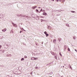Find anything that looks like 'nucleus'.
I'll return each mask as SVG.
<instances>
[{
  "label": "nucleus",
  "instance_id": "c85d7f7f",
  "mask_svg": "<svg viewBox=\"0 0 77 77\" xmlns=\"http://www.w3.org/2000/svg\"><path fill=\"white\" fill-rule=\"evenodd\" d=\"M40 11H42V9H41L40 10Z\"/></svg>",
  "mask_w": 77,
  "mask_h": 77
},
{
  "label": "nucleus",
  "instance_id": "c756f323",
  "mask_svg": "<svg viewBox=\"0 0 77 77\" xmlns=\"http://www.w3.org/2000/svg\"><path fill=\"white\" fill-rule=\"evenodd\" d=\"M70 68L72 69V68H71V66H70Z\"/></svg>",
  "mask_w": 77,
  "mask_h": 77
},
{
  "label": "nucleus",
  "instance_id": "b1692460",
  "mask_svg": "<svg viewBox=\"0 0 77 77\" xmlns=\"http://www.w3.org/2000/svg\"><path fill=\"white\" fill-rule=\"evenodd\" d=\"M62 0H59V2H62V1H61Z\"/></svg>",
  "mask_w": 77,
  "mask_h": 77
},
{
  "label": "nucleus",
  "instance_id": "20e7f679",
  "mask_svg": "<svg viewBox=\"0 0 77 77\" xmlns=\"http://www.w3.org/2000/svg\"><path fill=\"white\" fill-rule=\"evenodd\" d=\"M31 60H36V58L34 57L31 58Z\"/></svg>",
  "mask_w": 77,
  "mask_h": 77
},
{
  "label": "nucleus",
  "instance_id": "9d476101",
  "mask_svg": "<svg viewBox=\"0 0 77 77\" xmlns=\"http://www.w3.org/2000/svg\"><path fill=\"white\" fill-rule=\"evenodd\" d=\"M55 59H56L57 60V56H55L54 57Z\"/></svg>",
  "mask_w": 77,
  "mask_h": 77
},
{
  "label": "nucleus",
  "instance_id": "49530a36",
  "mask_svg": "<svg viewBox=\"0 0 77 77\" xmlns=\"http://www.w3.org/2000/svg\"><path fill=\"white\" fill-rule=\"evenodd\" d=\"M61 11H60L59 12H60Z\"/></svg>",
  "mask_w": 77,
  "mask_h": 77
},
{
  "label": "nucleus",
  "instance_id": "1a4fd4ad",
  "mask_svg": "<svg viewBox=\"0 0 77 77\" xmlns=\"http://www.w3.org/2000/svg\"><path fill=\"white\" fill-rule=\"evenodd\" d=\"M48 29H51V26H49L48 27Z\"/></svg>",
  "mask_w": 77,
  "mask_h": 77
},
{
  "label": "nucleus",
  "instance_id": "3c124183",
  "mask_svg": "<svg viewBox=\"0 0 77 77\" xmlns=\"http://www.w3.org/2000/svg\"><path fill=\"white\" fill-rule=\"evenodd\" d=\"M56 1H57V0H56Z\"/></svg>",
  "mask_w": 77,
  "mask_h": 77
},
{
  "label": "nucleus",
  "instance_id": "cd10ccee",
  "mask_svg": "<svg viewBox=\"0 0 77 77\" xmlns=\"http://www.w3.org/2000/svg\"><path fill=\"white\" fill-rule=\"evenodd\" d=\"M72 12H73V13H74V12H75V11H72Z\"/></svg>",
  "mask_w": 77,
  "mask_h": 77
},
{
  "label": "nucleus",
  "instance_id": "dca6fc26",
  "mask_svg": "<svg viewBox=\"0 0 77 77\" xmlns=\"http://www.w3.org/2000/svg\"><path fill=\"white\" fill-rule=\"evenodd\" d=\"M51 54H52L53 55L54 54V52H51Z\"/></svg>",
  "mask_w": 77,
  "mask_h": 77
},
{
  "label": "nucleus",
  "instance_id": "09e8293b",
  "mask_svg": "<svg viewBox=\"0 0 77 77\" xmlns=\"http://www.w3.org/2000/svg\"><path fill=\"white\" fill-rule=\"evenodd\" d=\"M41 18H42V17H41Z\"/></svg>",
  "mask_w": 77,
  "mask_h": 77
},
{
  "label": "nucleus",
  "instance_id": "aec40b11",
  "mask_svg": "<svg viewBox=\"0 0 77 77\" xmlns=\"http://www.w3.org/2000/svg\"><path fill=\"white\" fill-rule=\"evenodd\" d=\"M63 2H65V0H62Z\"/></svg>",
  "mask_w": 77,
  "mask_h": 77
},
{
  "label": "nucleus",
  "instance_id": "79ce46f5",
  "mask_svg": "<svg viewBox=\"0 0 77 77\" xmlns=\"http://www.w3.org/2000/svg\"><path fill=\"white\" fill-rule=\"evenodd\" d=\"M51 73H52V74H53V72H51Z\"/></svg>",
  "mask_w": 77,
  "mask_h": 77
},
{
  "label": "nucleus",
  "instance_id": "a211bd4d",
  "mask_svg": "<svg viewBox=\"0 0 77 77\" xmlns=\"http://www.w3.org/2000/svg\"><path fill=\"white\" fill-rule=\"evenodd\" d=\"M73 39H74L75 40V37H74V36L73 37Z\"/></svg>",
  "mask_w": 77,
  "mask_h": 77
},
{
  "label": "nucleus",
  "instance_id": "f8f14e48",
  "mask_svg": "<svg viewBox=\"0 0 77 77\" xmlns=\"http://www.w3.org/2000/svg\"><path fill=\"white\" fill-rule=\"evenodd\" d=\"M24 60V58H23L21 59V60L23 61V60Z\"/></svg>",
  "mask_w": 77,
  "mask_h": 77
},
{
  "label": "nucleus",
  "instance_id": "ddd939ff",
  "mask_svg": "<svg viewBox=\"0 0 77 77\" xmlns=\"http://www.w3.org/2000/svg\"><path fill=\"white\" fill-rule=\"evenodd\" d=\"M54 57H55V56H57V54H54Z\"/></svg>",
  "mask_w": 77,
  "mask_h": 77
},
{
  "label": "nucleus",
  "instance_id": "ea45409f",
  "mask_svg": "<svg viewBox=\"0 0 77 77\" xmlns=\"http://www.w3.org/2000/svg\"><path fill=\"white\" fill-rule=\"evenodd\" d=\"M24 31H25V32H26V31H25V30H24Z\"/></svg>",
  "mask_w": 77,
  "mask_h": 77
},
{
  "label": "nucleus",
  "instance_id": "a19ab883",
  "mask_svg": "<svg viewBox=\"0 0 77 77\" xmlns=\"http://www.w3.org/2000/svg\"><path fill=\"white\" fill-rule=\"evenodd\" d=\"M65 65H66V64H65L64 66H65Z\"/></svg>",
  "mask_w": 77,
  "mask_h": 77
},
{
  "label": "nucleus",
  "instance_id": "8fccbe9b",
  "mask_svg": "<svg viewBox=\"0 0 77 77\" xmlns=\"http://www.w3.org/2000/svg\"><path fill=\"white\" fill-rule=\"evenodd\" d=\"M36 45H37V44H36Z\"/></svg>",
  "mask_w": 77,
  "mask_h": 77
},
{
  "label": "nucleus",
  "instance_id": "f3484780",
  "mask_svg": "<svg viewBox=\"0 0 77 77\" xmlns=\"http://www.w3.org/2000/svg\"><path fill=\"white\" fill-rule=\"evenodd\" d=\"M12 56V55H11V54H9V57H11Z\"/></svg>",
  "mask_w": 77,
  "mask_h": 77
},
{
  "label": "nucleus",
  "instance_id": "f704fd0d",
  "mask_svg": "<svg viewBox=\"0 0 77 77\" xmlns=\"http://www.w3.org/2000/svg\"><path fill=\"white\" fill-rule=\"evenodd\" d=\"M49 64H47V65H49Z\"/></svg>",
  "mask_w": 77,
  "mask_h": 77
},
{
  "label": "nucleus",
  "instance_id": "de8ad7c7",
  "mask_svg": "<svg viewBox=\"0 0 77 77\" xmlns=\"http://www.w3.org/2000/svg\"><path fill=\"white\" fill-rule=\"evenodd\" d=\"M63 68H64V66H63Z\"/></svg>",
  "mask_w": 77,
  "mask_h": 77
},
{
  "label": "nucleus",
  "instance_id": "4468645a",
  "mask_svg": "<svg viewBox=\"0 0 77 77\" xmlns=\"http://www.w3.org/2000/svg\"><path fill=\"white\" fill-rule=\"evenodd\" d=\"M44 33H45V35H46V34H47V32L46 31Z\"/></svg>",
  "mask_w": 77,
  "mask_h": 77
},
{
  "label": "nucleus",
  "instance_id": "2eb2a0df",
  "mask_svg": "<svg viewBox=\"0 0 77 77\" xmlns=\"http://www.w3.org/2000/svg\"><path fill=\"white\" fill-rule=\"evenodd\" d=\"M68 50L69 51H70V49H69V48H68Z\"/></svg>",
  "mask_w": 77,
  "mask_h": 77
},
{
  "label": "nucleus",
  "instance_id": "7c9ffc66",
  "mask_svg": "<svg viewBox=\"0 0 77 77\" xmlns=\"http://www.w3.org/2000/svg\"><path fill=\"white\" fill-rule=\"evenodd\" d=\"M30 74H32V72H30Z\"/></svg>",
  "mask_w": 77,
  "mask_h": 77
},
{
  "label": "nucleus",
  "instance_id": "a878e982",
  "mask_svg": "<svg viewBox=\"0 0 77 77\" xmlns=\"http://www.w3.org/2000/svg\"><path fill=\"white\" fill-rule=\"evenodd\" d=\"M60 55L61 56H62V54H60Z\"/></svg>",
  "mask_w": 77,
  "mask_h": 77
},
{
  "label": "nucleus",
  "instance_id": "e433bc0d",
  "mask_svg": "<svg viewBox=\"0 0 77 77\" xmlns=\"http://www.w3.org/2000/svg\"><path fill=\"white\" fill-rule=\"evenodd\" d=\"M35 68L36 69V68H38V67H35Z\"/></svg>",
  "mask_w": 77,
  "mask_h": 77
},
{
  "label": "nucleus",
  "instance_id": "4c0bfd02",
  "mask_svg": "<svg viewBox=\"0 0 77 77\" xmlns=\"http://www.w3.org/2000/svg\"><path fill=\"white\" fill-rule=\"evenodd\" d=\"M38 8H39L40 9V8H41V7H38Z\"/></svg>",
  "mask_w": 77,
  "mask_h": 77
},
{
  "label": "nucleus",
  "instance_id": "473e14b6",
  "mask_svg": "<svg viewBox=\"0 0 77 77\" xmlns=\"http://www.w3.org/2000/svg\"><path fill=\"white\" fill-rule=\"evenodd\" d=\"M75 51H76V52H77V50H76V49H75Z\"/></svg>",
  "mask_w": 77,
  "mask_h": 77
},
{
  "label": "nucleus",
  "instance_id": "f03ea898",
  "mask_svg": "<svg viewBox=\"0 0 77 77\" xmlns=\"http://www.w3.org/2000/svg\"><path fill=\"white\" fill-rule=\"evenodd\" d=\"M6 29L5 28L4 29H2V31L3 32H6Z\"/></svg>",
  "mask_w": 77,
  "mask_h": 77
},
{
  "label": "nucleus",
  "instance_id": "f257e3e1",
  "mask_svg": "<svg viewBox=\"0 0 77 77\" xmlns=\"http://www.w3.org/2000/svg\"><path fill=\"white\" fill-rule=\"evenodd\" d=\"M12 24H13V26H14V27H17V24H14L13 23H12Z\"/></svg>",
  "mask_w": 77,
  "mask_h": 77
},
{
  "label": "nucleus",
  "instance_id": "bb28decb",
  "mask_svg": "<svg viewBox=\"0 0 77 77\" xmlns=\"http://www.w3.org/2000/svg\"><path fill=\"white\" fill-rule=\"evenodd\" d=\"M43 12H45V10H43Z\"/></svg>",
  "mask_w": 77,
  "mask_h": 77
},
{
  "label": "nucleus",
  "instance_id": "9b49d317",
  "mask_svg": "<svg viewBox=\"0 0 77 77\" xmlns=\"http://www.w3.org/2000/svg\"><path fill=\"white\" fill-rule=\"evenodd\" d=\"M66 26H67V27H69V24L67 23L66 25Z\"/></svg>",
  "mask_w": 77,
  "mask_h": 77
},
{
  "label": "nucleus",
  "instance_id": "a18cd8bd",
  "mask_svg": "<svg viewBox=\"0 0 77 77\" xmlns=\"http://www.w3.org/2000/svg\"><path fill=\"white\" fill-rule=\"evenodd\" d=\"M52 1H54V0H52Z\"/></svg>",
  "mask_w": 77,
  "mask_h": 77
},
{
  "label": "nucleus",
  "instance_id": "4be33fe9",
  "mask_svg": "<svg viewBox=\"0 0 77 77\" xmlns=\"http://www.w3.org/2000/svg\"><path fill=\"white\" fill-rule=\"evenodd\" d=\"M23 17H26V16L23 15Z\"/></svg>",
  "mask_w": 77,
  "mask_h": 77
},
{
  "label": "nucleus",
  "instance_id": "72a5a7b5",
  "mask_svg": "<svg viewBox=\"0 0 77 77\" xmlns=\"http://www.w3.org/2000/svg\"><path fill=\"white\" fill-rule=\"evenodd\" d=\"M43 42H42V44H43Z\"/></svg>",
  "mask_w": 77,
  "mask_h": 77
},
{
  "label": "nucleus",
  "instance_id": "6ab92c4d",
  "mask_svg": "<svg viewBox=\"0 0 77 77\" xmlns=\"http://www.w3.org/2000/svg\"><path fill=\"white\" fill-rule=\"evenodd\" d=\"M36 12H39V11L37 9L36 10Z\"/></svg>",
  "mask_w": 77,
  "mask_h": 77
},
{
  "label": "nucleus",
  "instance_id": "5701e85b",
  "mask_svg": "<svg viewBox=\"0 0 77 77\" xmlns=\"http://www.w3.org/2000/svg\"><path fill=\"white\" fill-rule=\"evenodd\" d=\"M22 32H23V31H20V33H21Z\"/></svg>",
  "mask_w": 77,
  "mask_h": 77
},
{
  "label": "nucleus",
  "instance_id": "c03bdc74",
  "mask_svg": "<svg viewBox=\"0 0 77 77\" xmlns=\"http://www.w3.org/2000/svg\"><path fill=\"white\" fill-rule=\"evenodd\" d=\"M59 42H60V40H59Z\"/></svg>",
  "mask_w": 77,
  "mask_h": 77
},
{
  "label": "nucleus",
  "instance_id": "6e6552de",
  "mask_svg": "<svg viewBox=\"0 0 77 77\" xmlns=\"http://www.w3.org/2000/svg\"><path fill=\"white\" fill-rule=\"evenodd\" d=\"M49 35H48V34H46V37H48V36H49Z\"/></svg>",
  "mask_w": 77,
  "mask_h": 77
},
{
  "label": "nucleus",
  "instance_id": "393cba45",
  "mask_svg": "<svg viewBox=\"0 0 77 77\" xmlns=\"http://www.w3.org/2000/svg\"><path fill=\"white\" fill-rule=\"evenodd\" d=\"M2 45H0V49L1 48H2Z\"/></svg>",
  "mask_w": 77,
  "mask_h": 77
},
{
  "label": "nucleus",
  "instance_id": "412c9836",
  "mask_svg": "<svg viewBox=\"0 0 77 77\" xmlns=\"http://www.w3.org/2000/svg\"><path fill=\"white\" fill-rule=\"evenodd\" d=\"M52 63H53L51 62V63H50L49 64V65H50V64H52Z\"/></svg>",
  "mask_w": 77,
  "mask_h": 77
},
{
  "label": "nucleus",
  "instance_id": "37998d69",
  "mask_svg": "<svg viewBox=\"0 0 77 77\" xmlns=\"http://www.w3.org/2000/svg\"><path fill=\"white\" fill-rule=\"evenodd\" d=\"M57 11H59V10H57Z\"/></svg>",
  "mask_w": 77,
  "mask_h": 77
},
{
  "label": "nucleus",
  "instance_id": "423d86ee",
  "mask_svg": "<svg viewBox=\"0 0 77 77\" xmlns=\"http://www.w3.org/2000/svg\"><path fill=\"white\" fill-rule=\"evenodd\" d=\"M43 15H47V14L45 12L44 13H43Z\"/></svg>",
  "mask_w": 77,
  "mask_h": 77
},
{
  "label": "nucleus",
  "instance_id": "2f4dec72",
  "mask_svg": "<svg viewBox=\"0 0 77 77\" xmlns=\"http://www.w3.org/2000/svg\"><path fill=\"white\" fill-rule=\"evenodd\" d=\"M7 56H9V54L7 55Z\"/></svg>",
  "mask_w": 77,
  "mask_h": 77
},
{
  "label": "nucleus",
  "instance_id": "0eeeda50",
  "mask_svg": "<svg viewBox=\"0 0 77 77\" xmlns=\"http://www.w3.org/2000/svg\"><path fill=\"white\" fill-rule=\"evenodd\" d=\"M53 42H54V43H55L56 41V40H55V39H54V40H53Z\"/></svg>",
  "mask_w": 77,
  "mask_h": 77
},
{
  "label": "nucleus",
  "instance_id": "39448f33",
  "mask_svg": "<svg viewBox=\"0 0 77 77\" xmlns=\"http://www.w3.org/2000/svg\"><path fill=\"white\" fill-rule=\"evenodd\" d=\"M0 53L1 54L3 53H4V51H3V50H1L0 51Z\"/></svg>",
  "mask_w": 77,
  "mask_h": 77
},
{
  "label": "nucleus",
  "instance_id": "7ed1b4c3",
  "mask_svg": "<svg viewBox=\"0 0 77 77\" xmlns=\"http://www.w3.org/2000/svg\"><path fill=\"white\" fill-rule=\"evenodd\" d=\"M37 6H35V7H32V9H35V8H37Z\"/></svg>",
  "mask_w": 77,
  "mask_h": 77
},
{
  "label": "nucleus",
  "instance_id": "c9c22d12",
  "mask_svg": "<svg viewBox=\"0 0 77 77\" xmlns=\"http://www.w3.org/2000/svg\"><path fill=\"white\" fill-rule=\"evenodd\" d=\"M25 57H26V58L27 57V56H25Z\"/></svg>",
  "mask_w": 77,
  "mask_h": 77
},
{
  "label": "nucleus",
  "instance_id": "58836bf2",
  "mask_svg": "<svg viewBox=\"0 0 77 77\" xmlns=\"http://www.w3.org/2000/svg\"><path fill=\"white\" fill-rule=\"evenodd\" d=\"M58 1H59V0H57V2H58Z\"/></svg>",
  "mask_w": 77,
  "mask_h": 77
}]
</instances>
